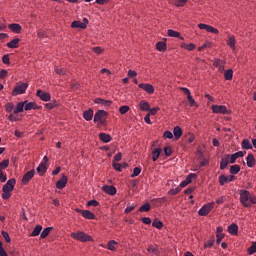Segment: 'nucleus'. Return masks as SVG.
Here are the masks:
<instances>
[{"mask_svg": "<svg viewBox=\"0 0 256 256\" xmlns=\"http://www.w3.org/2000/svg\"><path fill=\"white\" fill-rule=\"evenodd\" d=\"M240 203L243 207L248 208L251 205H256V196L249 190H239Z\"/></svg>", "mask_w": 256, "mask_h": 256, "instance_id": "f257e3e1", "label": "nucleus"}, {"mask_svg": "<svg viewBox=\"0 0 256 256\" xmlns=\"http://www.w3.org/2000/svg\"><path fill=\"white\" fill-rule=\"evenodd\" d=\"M17 180L15 178L9 179L6 184L2 187V199H11V192L15 190Z\"/></svg>", "mask_w": 256, "mask_h": 256, "instance_id": "f03ea898", "label": "nucleus"}, {"mask_svg": "<svg viewBox=\"0 0 256 256\" xmlns=\"http://www.w3.org/2000/svg\"><path fill=\"white\" fill-rule=\"evenodd\" d=\"M70 237L72 239H75V241H80V243H93V241H95V239H93V236L83 231L72 232L70 234Z\"/></svg>", "mask_w": 256, "mask_h": 256, "instance_id": "7ed1b4c3", "label": "nucleus"}, {"mask_svg": "<svg viewBox=\"0 0 256 256\" xmlns=\"http://www.w3.org/2000/svg\"><path fill=\"white\" fill-rule=\"evenodd\" d=\"M237 159L238 158L235 154H225L220 160V171H225L229 166V163L233 164Z\"/></svg>", "mask_w": 256, "mask_h": 256, "instance_id": "20e7f679", "label": "nucleus"}, {"mask_svg": "<svg viewBox=\"0 0 256 256\" xmlns=\"http://www.w3.org/2000/svg\"><path fill=\"white\" fill-rule=\"evenodd\" d=\"M109 117V112L105 110H98L94 115V123H99L100 125H105V120L103 118L107 119Z\"/></svg>", "mask_w": 256, "mask_h": 256, "instance_id": "39448f33", "label": "nucleus"}, {"mask_svg": "<svg viewBox=\"0 0 256 256\" xmlns=\"http://www.w3.org/2000/svg\"><path fill=\"white\" fill-rule=\"evenodd\" d=\"M212 113L220 114V115H231V110L227 109L225 105H217L214 104L211 106Z\"/></svg>", "mask_w": 256, "mask_h": 256, "instance_id": "423d86ee", "label": "nucleus"}, {"mask_svg": "<svg viewBox=\"0 0 256 256\" xmlns=\"http://www.w3.org/2000/svg\"><path fill=\"white\" fill-rule=\"evenodd\" d=\"M27 87H29V84L26 82L16 85L12 90V96L23 95L27 91Z\"/></svg>", "mask_w": 256, "mask_h": 256, "instance_id": "0eeeda50", "label": "nucleus"}, {"mask_svg": "<svg viewBox=\"0 0 256 256\" xmlns=\"http://www.w3.org/2000/svg\"><path fill=\"white\" fill-rule=\"evenodd\" d=\"M89 25V19L83 18V22L79 20H75L71 23L72 29H87V26Z\"/></svg>", "mask_w": 256, "mask_h": 256, "instance_id": "6e6552de", "label": "nucleus"}, {"mask_svg": "<svg viewBox=\"0 0 256 256\" xmlns=\"http://www.w3.org/2000/svg\"><path fill=\"white\" fill-rule=\"evenodd\" d=\"M211 211H213V204L207 203L199 209L198 215H200V217H207V215H209Z\"/></svg>", "mask_w": 256, "mask_h": 256, "instance_id": "1a4fd4ad", "label": "nucleus"}, {"mask_svg": "<svg viewBox=\"0 0 256 256\" xmlns=\"http://www.w3.org/2000/svg\"><path fill=\"white\" fill-rule=\"evenodd\" d=\"M35 177V169H31L30 171L26 172L22 179H21V185H28L29 181Z\"/></svg>", "mask_w": 256, "mask_h": 256, "instance_id": "9d476101", "label": "nucleus"}, {"mask_svg": "<svg viewBox=\"0 0 256 256\" xmlns=\"http://www.w3.org/2000/svg\"><path fill=\"white\" fill-rule=\"evenodd\" d=\"M232 181H235V176L233 175H220L218 178V183L221 187H223V185H225L226 183H231Z\"/></svg>", "mask_w": 256, "mask_h": 256, "instance_id": "9b49d317", "label": "nucleus"}, {"mask_svg": "<svg viewBox=\"0 0 256 256\" xmlns=\"http://www.w3.org/2000/svg\"><path fill=\"white\" fill-rule=\"evenodd\" d=\"M24 103H25L24 109L26 111H31V110L40 111V109H43V106H39L35 102H29L28 100H25Z\"/></svg>", "mask_w": 256, "mask_h": 256, "instance_id": "f8f14e48", "label": "nucleus"}, {"mask_svg": "<svg viewBox=\"0 0 256 256\" xmlns=\"http://www.w3.org/2000/svg\"><path fill=\"white\" fill-rule=\"evenodd\" d=\"M36 97H39L41 101H51V94L49 92L42 91L41 89L36 91Z\"/></svg>", "mask_w": 256, "mask_h": 256, "instance_id": "ddd939ff", "label": "nucleus"}, {"mask_svg": "<svg viewBox=\"0 0 256 256\" xmlns=\"http://www.w3.org/2000/svg\"><path fill=\"white\" fill-rule=\"evenodd\" d=\"M139 89H143V91H146L149 95H153L155 93V87H153L151 84L147 83H140L138 85Z\"/></svg>", "mask_w": 256, "mask_h": 256, "instance_id": "4468645a", "label": "nucleus"}, {"mask_svg": "<svg viewBox=\"0 0 256 256\" xmlns=\"http://www.w3.org/2000/svg\"><path fill=\"white\" fill-rule=\"evenodd\" d=\"M102 191H104V193H106L107 195H111V197H113V195H117V188L113 185L109 186V185H105L102 187Z\"/></svg>", "mask_w": 256, "mask_h": 256, "instance_id": "2eb2a0df", "label": "nucleus"}, {"mask_svg": "<svg viewBox=\"0 0 256 256\" xmlns=\"http://www.w3.org/2000/svg\"><path fill=\"white\" fill-rule=\"evenodd\" d=\"M67 176L63 175L57 182H56V189H65L67 187Z\"/></svg>", "mask_w": 256, "mask_h": 256, "instance_id": "dca6fc26", "label": "nucleus"}, {"mask_svg": "<svg viewBox=\"0 0 256 256\" xmlns=\"http://www.w3.org/2000/svg\"><path fill=\"white\" fill-rule=\"evenodd\" d=\"M94 103H96L97 105H104V107H111V105H113V101L103 98H95Z\"/></svg>", "mask_w": 256, "mask_h": 256, "instance_id": "f3484780", "label": "nucleus"}, {"mask_svg": "<svg viewBox=\"0 0 256 256\" xmlns=\"http://www.w3.org/2000/svg\"><path fill=\"white\" fill-rule=\"evenodd\" d=\"M8 29H10L12 33H16L17 35H19V33H21V31L23 30V27H21V24L12 23L8 25Z\"/></svg>", "mask_w": 256, "mask_h": 256, "instance_id": "a211bd4d", "label": "nucleus"}, {"mask_svg": "<svg viewBox=\"0 0 256 256\" xmlns=\"http://www.w3.org/2000/svg\"><path fill=\"white\" fill-rule=\"evenodd\" d=\"M246 165L247 167H249L250 169H253V167H255L256 165V160H255V156H253V154H248V156L246 157Z\"/></svg>", "mask_w": 256, "mask_h": 256, "instance_id": "6ab92c4d", "label": "nucleus"}, {"mask_svg": "<svg viewBox=\"0 0 256 256\" xmlns=\"http://www.w3.org/2000/svg\"><path fill=\"white\" fill-rule=\"evenodd\" d=\"M20 42H21V39L14 38L10 42L6 43V47H8V49H18Z\"/></svg>", "mask_w": 256, "mask_h": 256, "instance_id": "aec40b11", "label": "nucleus"}, {"mask_svg": "<svg viewBox=\"0 0 256 256\" xmlns=\"http://www.w3.org/2000/svg\"><path fill=\"white\" fill-rule=\"evenodd\" d=\"M37 173H39L40 177H43L45 173H47V163L41 162L36 169Z\"/></svg>", "mask_w": 256, "mask_h": 256, "instance_id": "412c9836", "label": "nucleus"}, {"mask_svg": "<svg viewBox=\"0 0 256 256\" xmlns=\"http://www.w3.org/2000/svg\"><path fill=\"white\" fill-rule=\"evenodd\" d=\"M226 45H228V47H230V49L235 51V49H237V47L235 46V45H237V40L235 39V36H228Z\"/></svg>", "mask_w": 256, "mask_h": 256, "instance_id": "4be33fe9", "label": "nucleus"}, {"mask_svg": "<svg viewBox=\"0 0 256 256\" xmlns=\"http://www.w3.org/2000/svg\"><path fill=\"white\" fill-rule=\"evenodd\" d=\"M168 37H176L177 39H180V41H184L185 38L181 36V33L179 31H175L173 29H169L167 32Z\"/></svg>", "mask_w": 256, "mask_h": 256, "instance_id": "5701e85b", "label": "nucleus"}, {"mask_svg": "<svg viewBox=\"0 0 256 256\" xmlns=\"http://www.w3.org/2000/svg\"><path fill=\"white\" fill-rule=\"evenodd\" d=\"M156 49H157V51H160V53H165V51H167V42H165V41L157 42Z\"/></svg>", "mask_w": 256, "mask_h": 256, "instance_id": "b1692460", "label": "nucleus"}, {"mask_svg": "<svg viewBox=\"0 0 256 256\" xmlns=\"http://www.w3.org/2000/svg\"><path fill=\"white\" fill-rule=\"evenodd\" d=\"M228 233L230 235H237L239 233V226L236 223H232L228 226Z\"/></svg>", "mask_w": 256, "mask_h": 256, "instance_id": "393cba45", "label": "nucleus"}, {"mask_svg": "<svg viewBox=\"0 0 256 256\" xmlns=\"http://www.w3.org/2000/svg\"><path fill=\"white\" fill-rule=\"evenodd\" d=\"M180 47L181 49H185L186 51H195V48L197 47L194 43H185V42H182L180 44Z\"/></svg>", "mask_w": 256, "mask_h": 256, "instance_id": "a878e982", "label": "nucleus"}, {"mask_svg": "<svg viewBox=\"0 0 256 256\" xmlns=\"http://www.w3.org/2000/svg\"><path fill=\"white\" fill-rule=\"evenodd\" d=\"M83 119L85 121H92L93 120V109L89 108L83 112Z\"/></svg>", "mask_w": 256, "mask_h": 256, "instance_id": "bb28decb", "label": "nucleus"}, {"mask_svg": "<svg viewBox=\"0 0 256 256\" xmlns=\"http://www.w3.org/2000/svg\"><path fill=\"white\" fill-rule=\"evenodd\" d=\"M99 139H100V141H102V143H111L112 138H111L110 134L101 132L99 134Z\"/></svg>", "mask_w": 256, "mask_h": 256, "instance_id": "cd10ccee", "label": "nucleus"}, {"mask_svg": "<svg viewBox=\"0 0 256 256\" xmlns=\"http://www.w3.org/2000/svg\"><path fill=\"white\" fill-rule=\"evenodd\" d=\"M173 135L176 141H178V139H181V136L183 135V130L181 129V127L179 126L174 127Z\"/></svg>", "mask_w": 256, "mask_h": 256, "instance_id": "c85d7f7f", "label": "nucleus"}, {"mask_svg": "<svg viewBox=\"0 0 256 256\" xmlns=\"http://www.w3.org/2000/svg\"><path fill=\"white\" fill-rule=\"evenodd\" d=\"M23 109H25V101L18 102L16 105V109L13 111V114L17 115L18 113H23Z\"/></svg>", "mask_w": 256, "mask_h": 256, "instance_id": "c756f323", "label": "nucleus"}, {"mask_svg": "<svg viewBox=\"0 0 256 256\" xmlns=\"http://www.w3.org/2000/svg\"><path fill=\"white\" fill-rule=\"evenodd\" d=\"M215 245V236H211L205 243H204V249H211Z\"/></svg>", "mask_w": 256, "mask_h": 256, "instance_id": "7c9ffc66", "label": "nucleus"}, {"mask_svg": "<svg viewBox=\"0 0 256 256\" xmlns=\"http://www.w3.org/2000/svg\"><path fill=\"white\" fill-rule=\"evenodd\" d=\"M140 111H149L151 108V105H149V102L142 100L139 103Z\"/></svg>", "mask_w": 256, "mask_h": 256, "instance_id": "2f4dec72", "label": "nucleus"}, {"mask_svg": "<svg viewBox=\"0 0 256 256\" xmlns=\"http://www.w3.org/2000/svg\"><path fill=\"white\" fill-rule=\"evenodd\" d=\"M55 107H59V102L57 100H52L45 104V109H48L49 111H51V109H55Z\"/></svg>", "mask_w": 256, "mask_h": 256, "instance_id": "473e14b6", "label": "nucleus"}, {"mask_svg": "<svg viewBox=\"0 0 256 256\" xmlns=\"http://www.w3.org/2000/svg\"><path fill=\"white\" fill-rule=\"evenodd\" d=\"M82 217H84V219L92 221L93 219H95V214L89 210H84Z\"/></svg>", "mask_w": 256, "mask_h": 256, "instance_id": "72a5a7b5", "label": "nucleus"}, {"mask_svg": "<svg viewBox=\"0 0 256 256\" xmlns=\"http://www.w3.org/2000/svg\"><path fill=\"white\" fill-rule=\"evenodd\" d=\"M43 229V226L36 225L32 233L30 234V237H37L41 234V231Z\"/></svg>", "mask_w": 256, "mask_h": 256, "instance_id": "f704fd0d", "label": "nucleus"}, {"mask_svg": "<svg viewBox=\"0 0 256 256\" xmlns=\"http://www.w3.org/2000/svg\"><path fill=\"white\" fill-rule=\"evenodd\" d=\"M224 79H225V81H232L233 80V69L225 70Z\"/></svg>", "mask_w": 256, "mask_h": 256, "instance_id": "c9c22d12", "label": "nucleus"}, {"mask_svg": "<svg viewBox=\"0 0 256 256\" xmlns=\"http://www.w3.org/2000/svg\"><path fill=\"white\" fill-rule=\"evenodd\" d=\"M161 148H155L152 151V161H157V159H159L160 155H161Z\"/></svg>", "mask_w": 256, "mask_h": 256, "instance_id": "e433bc0d", "label": "nucleus"}, {"mask_svg": "<svg viewBox=\"0 0 256 256\" xmlns=\"http://www.w3.org/2000/svg\"><path fill=\"white\" fill-rule=\"evenodd\" d=\"M52 230L53 227H46L40 234L41 239H47Z\"/></svg>", "mask_w": 256, "mask_h": 256, "instance_id": "4c0bfd02", "label": "nucleus"}, {"mask_svg": "<svg viewBox=\"0 0 256 256\" xmlns=\"http://www.w3.org/2000/svg\"><path fill=\"white\" fill-rule=\"evenodd\" d=\"M241 171V166L239 165H232L230 166V175H237Z\"/></svg>", "mask_w": 256, "mask_h": 256, "instance_id": "58836bf2", "label": "nucleus"}, {"mask_svg": "<svg viewBox=\"0 0 256 256\" xmlns=\"http://www.w3.org/2000/svg\"><path fill=\"white\" fill-rule=\"evenodd\" d=\"M152 227H155L156 229H163V222L158 218H155L152 222Z\"/></svg>", "mask_w": 256, "mask_h": 256, "instance_id": "ea45409f", "label": "nucleus"}, {"mask_svg": "<svg viewBox=\"0 0 256 256\" xmlns=\"http://www.w3.org/2000/svg\"><path fill=\"white\" fill-rule=\"evenodd\" d=\"M138 211H139L140 213H147V212L151 211V204L146 203V204L142 205V206L138 209Z\"/></svg>", "mask_w": 256, "mask_h": 256, "instance_id": "a19ab883", "label": "nucleus"}, {"mask_svg": "<svg viewBox=\"0 0 256 256\" xmlns=\"http://www.w3.org/2000/svg\"><path fill=\"white\" fill-rule=\"evenodd\" d=\"M148 253H153V255H159V248L157 246L150 245L147 248Z\"/></svg>", "mask_w": 256, "mask_h": 256, "instance_id": "79ce46f5", "label": "nucleus"}, {"mask_svg": "<svg viewBox=\"0 0 256 256\" xmlns=\"http://www.w3.org/2000/svg\"><path fill=\"white\" fill-rule=\"evenodd\" d=\"M242 149H253V145L251 144V141H249V139H244L242 141Z\"/></svg>", "mask_w": 256, "mask_h": 256, "instance_id": "37998d69", "label": "nucleus"}, {"mask_svg": "<svg viewBox=\"0 0 256 256\" xmlns=\"http://www.w3.org/2000/svg\"><path fill=\"white\" fill-rule=\"evenodd\" d=\"M13 109H15L13 102H8L5 104V111H7V113L13 112Z\"/></svg>", "mask_w": 256, "mask_h": 256, "instance_id": "c03bdc74", "label": "nucleus"}, {"mask_svg": "<svg viewBox=\"0 0 256 256\" xmlns=\"http://www.w3.org/2000/svg\"><path fill=\"white\" fill-rule=\"evenodd\" d=\"M248 255H254L256 253V242H253L252 245L247 249Z\"/></svg>", "mask_w": 256, "mask_h": 256, "instance_id": "a18cd8bd", "label": "nucleus"}, {"mask_svg": "<svg viewBox=\"0 0 256 256\" xmlns=\"http://www.w3.org/2000/svg\"><path fill=\"white\" fill-rule=\"evenodd\" d=\"M115 245H117V241H115V240H110V241L108 242V251H115V249H117V248L115 247Z\"/></svg>", "mask_w": 256, "mask_h": 256, "instance_id": "49530a36", "label": "nucleus"}, {"mask_svg": "<svg viewBox=\"0 0 256 256\" xmlns=\"http://www.w3.org/2000/svg\"><path fill=\"white\" fill-rule=\"evenodd\" d=\"M9 167V159H5L2 162H0V171H3Z\"/></svg>", "mask_w": 256, "mask_h": 256, "instance_id": "de8ad7c7", "label": "nucleus"}, {"mask_svg": "<svg viewBox=\"0 0 256 256\" xmlns=\"http://www.w3.org/2000/svg\"><path fill=\"white\" fill-rule=\"evenodd\" d=\"M130 109L131 108L127 105L121 106L119 108V113H120V115H125L128 111H130Z\"/></svg>", "mask_w": 256, "mask_h": 256, "instance_id": "09e8293b", "label": "nucleus"}, {"mask_svg": "<svg viewBox=\"0 0 256 256\" xmlns=\"http://www.w3.org/2000/svg\"><path fill=\"white\" fill-rule=\"evenodd\" d=\"M189 0H176L175 7H185Z\"/></svg>", "mask_w": 256, "mask_h": 256, "instance_id": "8fccbe9b", "label": "nucleus"}, {"mask_svg": "<svg viewBox=\"0 0 256 256\" xmlns=\"http://www.w3.org/2000/svg\"><path fill=\"white\" fill-rule=\"evenodd\" d=\"M141 175V168L140 167H135L133 169V173L131 174L132 179L135 177H139Z\"/></svg>", "mask_w": 256, "mask_h": 256, "instance_id": "3c124183", "label": "nucleus"}, {"mask_svg": "<svg viewBox=\"0 0 256 256\" xmlns=\"http://www.w3.org/2000/svg\"><path fill=\"white\" fill-rule=\"evenodd\" d=\"M187 100H188V103H189L190 107H199V105L197 104V102L195 101L193 96H189L187 98Z\"/></svg>", "mask_w": 256, "mask_h": 256, "instance_id": "603ef678", "label": "nucleus"}, {"mask_svg": "<svg viewBox=\"0 0 256 256\" xmlns=\"http://www.w3.org/2000/svg\"><path fill=\"white\" fill-rule=\"evenodd\" d=\"M208 33H214V35H219V29L211 26V25H208V28L206 30Z\"/></svg>", "mask_w": 256, "mask_h": 256, "instance_id": "864d4df0", "label": "nucleus"}, {"mask_svg": "<svg viewBox=\"0 0 256 256\" xmlns=\"http://www.w3.org/2000/svg\"><path fill=\"white\" fill-rule=\"evenodd\" d=\"M178 193H181L180 187L172 188L168 191V195H177Z\"/></svg>", "mask_w": 256, "mask_h": 256, "instance_id": "5fc2aeb1", "label": "nucleus"}, {"mask_svg": "<svg viewBox=\"0 0 256 256\" xmlns=\"http://www.w3.org/2000/svg\"><path fill=\"white\" fill-rule=\"evenodd\" d=\"M164 154L166 157H171V155H173V150L170 146L164 147Z\"/></svg>", "mask_w": 256, "mask_h": 256, "instance_id": "6e6d98bb", "label": "nucleus"}, {"mask_svg": "<svg viewBox=\"0 0 256 256\" xmlns=\"http://www.w3.org/2000/svg\"><path fill=\"white\" fill-rule=\"evenodd\" d=\"M197 174L196 173H190L187 177L186 180L189 182V184L193 183V179H197Z\"/></svg>", "mask_w": 256, "mask_h": 256, "instance_id": "4d7b16f0", "label": "nucleus"}, {"mask_svg": "<svg viewBox=\"0 0 256 256\" xmlns=\"http://www.w3.org/2000/svg\"><path fill=\"white\" fill-rule=\"evenodd\" d=\"M2 63H4V65H11V59L9 58V54H5L2 57Z\"/></svg>", "mask_w": 256, "mask_h": 256, "instance_id": "13d9d810", "label": "nucleus"}, {"mask_svg": "<svg viewBox=\"0 0 256 256\" xmlns=\"http://www.w3.org/2000/svg\"><path fill=\"white\" fill-rule=\"evenodd\" d=\"M87 207H99V201H97V200H89L87 202Z\"/></svg>", "mask_w": 256, "mask_h": 256, "instance_id": "bf43d9fd", "label": "nucleus"}, {"mask_svg": "<svg viewBox=\"0 0 256 256\" xmlns=\"http://www.w3.org/2000/svg\"><path fill=\"white\" fill-rule=\"evenodd\" d=\"M92 51L94 53H96V55H101L105 51V49H103L99 46H96V47L92 48Z\"/></svg>", "mask_w": 256, "mask_h": 256, "instance_id": "052dcab7", "label": "nucleus"}, {"mask_svg": "<svg viewBox=\"0 0 256 256\" xmlns=\"http://www.w3.org/2000/svg\"><path fill=\"white\" fill-rule=\"evenodd\" d=\"M2 237L5 239L6 243H9L11 241V237L9 236V233L6 231H2Z\"/></svg>", "mask_w": 256, "mask_h": 256, "instance_id": "680f3d73", "label": "nucleus"}, {"mask_svg": "<svg viewBox=\"0 0 256 256\" xmlns=\"http://www.w3.org/2000/svg\"><path fill=\"white\" fill-rule=\"evenodd\" d=\"M37 35H38L39 39H45V37H47V31L39 30Z\"/></svg>", "mask_w": 256, "mask_h": 256, "instance_id": "e2e57ef3", "label": "nucleus"}, {"mask_svg": "<svg viewBox=\"0 0 256 256\" xmlns=\"http://www.w3.org/2000/svg\"><path fill=\"white\" fill-rule=\"evenodd\" d=\"M163 137H165V139H173V133L169 130H166L164 133H163Z\"/></svg>", "mask_w": 256, "mask_h": 256, "instance_id": "0e129e2a", "label": "nucleus"}, {"mask_svg": "<svg viewBox=\"0 0 256 256\" xmlns=\"http://www.w3.org/2000/svg\"><path fill=\"white\" fill-rule=\"evenodd\" d=\"M160 110L161 108L159 107L150 108V110H148L149 111L148 115H157V111H160Z\"/></svg>", "mask_w": 256, "mask_h": 256, "instance_id": "69168bd1", "label": "nucleus"}, {"mask_svg": "<svg viewBox=\"0 0 256 256\" xmlns=\"http://www.w3.org/2000/svg\"><path fill=\"white\" fill-rule=\"evenodd\" d=\"M140 221L143 222L144 225H151V218L149 217H142Z\"/></svg>", "mask_w": 256, "mask_h": 256, "instance_id": "338daca9", "label": "nucleus"}, {"mask_svg": "<svg viewBox=\"0 0 256 256\" xmlns=\"http://www.w3.org/2000/svg\"><path fill=\"white\" fill-rule=\"evenodd\" d=\"M9 75V72L5 69L0 70V79H5Z\"/></svg>", "mask_w": 256, "mask_h": 256, "instance_id": "774afa93", "label": "nucleus"}]
</instances>
